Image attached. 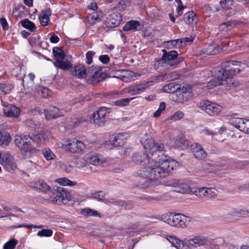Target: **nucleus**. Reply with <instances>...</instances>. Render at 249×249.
<instances>
[{
    "label": "nucleus",
    "instance_id": "f3484780",
    "mask_svg": "<svg viewBox=\"0 0 249 249\" xmlns=\"http://www.w3.org/2000/svg\"><path fill=\"white\" fill-rule=\"evenodd\" d=\"M31 138L32 142L39 145L44 144L49 140L47 132L44 131L33 134Z\"/></svg>",
    "mask_w": 249,
    "mask_h": 249
},
{
    "label": "nucleus",
    "instance_id": "0eeeda50",
    "mask_svg": "<svg viewBox=\"0 0 249 249\" xmlns=\"http://www.w3.org/2000/svg\"><path fill=\"white\" fill-rule=\"evenodd\" d=\"M0 163L8 172H14L17 169V163L13 157L7 152L0 153Z\"/></svg>",
    "mask_w": 249,
    "mask_h": 249
},
{
    "label": "nucleus",
    "instance_id": "a211bd4d",
    "mask_svg": "<svg viewBox=\"0 0 249 249\" xmlns=\"http://www.w3.org/2000/svg\"><path fill=\"white\" fill-rule=\"evenodd\" d=\"M3 112L7 117L17 118L20 114V110L15 106L9 104L4 106Z\"/></svg>",
    "mask_w": 249,
    "mask_h": 249
},
{
    "label": "nucleus",
    "instance_id": "bf43d9fd",
    "mask_svg": "<svg viewBox=\"0 0 249 249\" xmlns=\"http://www.w3.org/2000/svg\"><path fill=\"white\" fill-rule=\"evenodd\" d=\"M97 212L94 211L89 208H86L83 210V214L88 216H92L97 215Z\"/></svg>",
    "mask_w": 249,
    "mask_h": 249
},
{
    "label": "nucleus",
    "instance_id": "6e6552de",
    "mask_svg": "<svg viewBox=\"0 0 249 249\" xmlns=\"http://www.w3.org/2000/svg\"><path fill=\"white\" fill-rule=\"evenodd\" d=\"M199 107L201 110L210 116L218 115L222 108V107L217 104L206 100L200 102Z\"/></svg>",
    "mask_w": 249,
    "mask_h": 249
},
{
    "label": "nucleus",
    "instance_id": "f03ea898",
    "mask_svg": "<svg viewBox=\"0 0 249 249\" xmlns=\"http://www.w3.org/2000/svg\"><path fill=\"white\" fill-rule=\"evenodd\" d=\"M246 68V64L239 61L230 60L223 63L220 70L216 72V77L218 80H222L225 82L227 89L233 86V82L231 77L238 73Z\"/></svg>",
    "mask_w": 249,
    "mask_h": 249
},
{
    "label": "nucleus",
    "instance_id": "bb28decb",
    "mask_svg": "<svg viewBox=\"0 0 249 249\" xmlns=\"http://www.w3.org/2000/svg\"><path fill=\"white\" fill-rule=\"evenodd\" d=\"M183 20L187 24L194 25L198 22V18L196 14L193 11H191L184 15Z\"/></svg>",
    "mask_w": 249,
    "mask_h": 249
},
{
    "label": "nucleus",
    "instance_id": "6ab92c4d",
    "mask_svg": "<svg viewBox=\"0 0 249 249\" xmlns=\"http://www.w3.org/2000/svg\"><path fill=\"white\" fill-rule=\"evenodd\" d=\"M122 20V17L119 13H113L107 18L106 25L108 28H114L118 26Z\"/></svg>",
    "mask_w": 249,
    "mask_h": 249
},
{
    "label": "nucleus",
    "instance_id": "338daca9",
    "mask_svg": "<svg viewBox=\"0 0 249 249\" xmlns=\"http://www.w3.org/2000/svg\"><path fill=\"white\" fill-rule=\"evenodd\" d=\"M40 90L42 95L44 98H47L49 96L50 91L47 88L41 87Z\"/></svg>",
    "mask_w": 249,
    "mask_h": 249
},
{
    "label": "nucleus",
    "instance_id": "412c9836",
    "mask_svg": "<svg viewBox=\"0 0 249 249\" xmlns=\"http://www.w3.org/2000/svg\"><path fill=\"white\" fill-rule=\"evenodd\" d=\"M46 118L48 120L55 119L63 115V113L57 107H51L44 110Z\"/></svg>",
    "mask_w": 249,
    "mask_h": 249
},
{
    "label": "nucleus",
    "instance_id": "c03bdc74",
    "mask_svg": "<svg viewBox=\"0 0 249 249\" xmlns=\"http://www.w3.org/2000/svg\"><path fill=\"white\" fill-rule=\"evenodd\" d=\"M174 214V213H164L161 216L160 220L172 226V224L173 223L172 218L173 217Z\"/></svg>",
    "mask_w": 249,
    "mask_h": 249
},
{
    "label": "nucleus",
    "instance_id": "5701e85b",
    "mask_svg": "<svg viewBox=\"0 0 249 249\" xmlns=\"http://www.w3.org/2000/svg\"><path fill=\"white\" fill-rule=\"evenodd\" d=\"M165 238L177 249H183L184 247L185 242L177 238L176 236L166 235Z\"/></svg>",
    "mask_w": 249,
    "mask_h": 249
},
{
    "label": "nucleus",
    "instance_id": "c756f323",
    "mask_svg": "<svg viewBox=\"0 0 249 249\" xmlns=\"http://www.w3.org/2000/svg\"><path fill=\"white\" fill-rule=\"evenodd\" d=\"M215 78L213 79L210 80L207 85L205 86L206 89L209 90L212 89H213L214 87L219 86V85H223L226 89L228 90L226 88H227L226 83L225 82L222 80H218L216 77V73L215 74Z\"/></svg>",
    "mask_w": 249,
    "mask_h": 249
},
{
    "label": "nucleus",
    "instance_id": "79ce46f5",
    "mask_svg": "<svg viewBox=\"0 0 249 249\" xmlns=\"http://www.w3.org/2000/svg\"><path fill=\"white\" fill-rule=\"evenodd\" d=\"M20 23L22 27L31 32H34L36 29L35 24L28 19L21 20Z\"/></svg>",
    "mask_w": 249,
    "mask_h": 249
},
{
    "label": "nucleus",
    "instance_id": "864d4df0",
    "mask_svg": "<svg viewBox=\"0 0 249 249\" xmlns=\"http://www.w3.org/2000/svg\"><path fill=\"white\" fill-rule=\"evenodd\" d=\"M107 193L104 191H97L91 194V197L98 200L102 199L106 196Z\"/></svg>",
    "mask_w": 249,
    "mask_h": 249
},
{
    "label": "nucleus",
    "instance_id": "e2e57ef3",
    "mask_svg": "<svg viewBox=\"0 0 249 249\" xmlns=\"http://www.w3.org/2000/svg\"><path fill=\"white\" fill-rule=\"evenodd\" d=\"M240 217L249 216V207L240 209Z\"/></svg>",
    "mask_w": 249,
    "mask_h": 249
},
{
    "label": "nucleus",
    "instance_id": "052dcab7",
    "mask_svg": "<svg viewBox=\"0 0 249 249\" xmlns=\"http://www.w3.org/2000/svg\"><path fill=\"white\" fill-rule=\"evenodd\" d=\"M95 55V53L92 51H89L86 53V63L90 64L92 62V57Z\"/></svg>",
    "mask_w": 249,
    "mask_h": 249
},
{
    "label": "nucleus",
    "instance_id": "4c0bfd02",
    "mask_svg": "<svg viewBox=\"0 0 249 249\" xmlns=\"http://www.w3.org/2000/svg\"><path fill=\"white\" fill-rule=\"evenodd\" d=\"M53 54L56 62H59L65 59V56L64 52L61 49L54 47L53 50Z\"/></svg>",
    "mask_w": 249,
    "mask_h": 249
},
{
    "label": "nucleus",
    "instance_id": "f704fd0d",
    "mask_svg": "<svg viewBox=\"0 0 249 249\" xmlns=\"http://www.w3.org/2000/svg\"><path fill=\"white\" fill-rule=\"evenodd\" d=\"M182 214L174 213L172 218V226L183 228L184 223L182 222Z\"/></svg>",
    "mask_w": 249,
    "mask_h": 249
},
{
    "label": "nucleus",
    "instance_id": "1a4fd4ad",
    "mask_svg": "<svg viewBox=\"0 0 249 249\" xmlns=\"http://www.w3.org/2000/svg\"><path fill=\"white\" fill-rule=\"evenodd\" d=\"M217 191L214 188L201 187L197 188L193 192V194L198 197L205 199H210L215 197Z\"/></svg>",
    "mask_w": 249,
    "mask_h": 249
},
{
    "label": "nucleus",
    "instance_id": "37998d69",
    "mask_svg": "<svg viewBox=\"0 0 249 249\" xmlns=\"http://www.w3.org/2000/svg\"><path fill=\"white\" fill-rule=\"evenodd\" d=\"M35 186L36 188L43 192H46L50 189L49 186L43 180H38L35 184Z\"/></svg>",
    "mask_w": 249,
    "mask_h": 249
},
{
    "label": "nucleus",
    "instance_id": "72a5a7b5",
    "mask_svg": "<svg viewBox=\"0 0 249 249\" xmlns=\"http://www.w3.org/2000/svg\"><path fill=\"white\" fill-rule=\"evenodd\" d=\"M140 29V23L138 21L131 20L125 23L123 27V30L128 31L131 30H138Z\"/></svg>",
    "mask_w": 249,
    "mask_h": 249
},
{
    "label": "nucleus",
    "instance_id": "c9c22d12",
    "mask_svg": "<svg viewBox=\"0 0 249 249\" xmlns=\"http://www.w3.org/2000/svg\"><path fill=\"white\" fill-rule=\"evenodd\" d=\"M55 182L61 186H73L77 184L75 181H71L66 177L60 178L54 180Z\"/></svg>",
    "mask_w": 249,
    "mask_h": 249
},
{
    "label": "nucleus",
    "instance_id": "13d9d810",
    "mask_svg": "<svg viewBox=\"0 0 249 249\" xmlns=\"http://www.w3.org/2000/svg\"><path fill=\"white\" fill-rule=\"evenodd\" d=\"M184 116V113L181 111L175 112L170 118L171 120L177 121L182 119Z\"/></svg>",
    "mask_w": 249,
    "mask_h": 249
},
{
    "label": "nucleus",
    "instance_id": "680f3d73",
    "mask_svg": "<svg viewBox=\"0 0 249 249\" xmlns=\"http://www.w3.org/2000/svg\"><path fill=\"white\" fill-rule=\"evenodd\" d=\"M179 39L180 40V43L181 46L182 44H183L184 45L190 44L193 41L194 38L192 36H189L184 37Z\"/></svg>",
    "mask_w": 249,
    "mask_h": 249
},
{
    "label": "nucleus",
    "instance_id": "39448f33",
    "mask_svg": "<svg viewBox=\"0 0 249 249\" xmlns=\"http://www.w3.org/2000/svg\"><path fill=\"white\" fill-rule=\"evenodd\" d=\"M162 52L163 53L162 56L156 62L155 66H164L167 69L168 66H175L177 65V63L174 61L178 56V53L176 51H171L167 52L165 50H162Z\"/></svg>",
    "mask_w": 249,
    "mask_h": 249
},
{
    "label": "nucleus",
    "instance_id": "69168bd1",
    "mask_svg": "<svg viewBox=\"0 0 249 249\" xmlns=\"http://www.w3.org/2000/svg\"><path fill=\"white\" fill-rule=\"evenodd\" d=\"M99 60L103 64H107L109 61V57L107 54L101 55L99 57Z\"/></svg>",
    "mask_w": 249,
    "mask_h": 249
},
{
    "label": "nucleus",
    "instance_id": "b1692460",
    "mask_svg": "<svg viewBox=\"0 0 249 249\" xmlns=\"http://www.w3.org/2000/svg\"><path fill=\"white\" fill-rule=\"evenodd\" d=\"M129 135L126 133H121L117 134L114 138L111 144L114 146H121L125 142Z\"/></svg>",
    "mask_w": 249,
    "mask_h": 249
},
{
    "label": "nucleus",
    "instance_id": "8fccbe9b",
    "mask_svg": "<svg viewBox=\"0 0 249 249\" xmlns=\"http://www.w3.org/2000/svg\"><path fill=\"white\" fill-rule=\"evenodd\" d=\"M53 231L50 229H42L37 232V236L42 237H50L53 235Z\"/></svg>",
    "mask_w": 249,
    "mask_h": 249
},
{
    "label": "nucleus",
    "instance_id": "c85d7f7f",
    "mask_svg": "<svg viewBox=\"0 0 249 249\" xmlns=\"http://www.w3.org/2000/svg\"><path fill=\"white\" fill-rule=\"evenodd\" d=\"M202 53L207 55L215 54L219 52L218 46L215 43L207 45L202 50Z\"/></svg>",
    "mask_w": 249,
    "mask_h": 249
},
{
    "label": "nucleus",
    "instance_id": "5fc2aeb1",
    "mask_svg": "<svg viewBox=\"0 0 249 249\" xmlns=\"http://www.w3.org/2000/svg\"><path fill=\"white\" fill-rule=\"evenodd\" d=\"M130 5V1L128 0H119L117 4V6L122 10L125 9Z\"/></svg>",
    "mask_w": 249,
    "mask_h": 249
},
{
    "label": "nucleus",
    "instance_id": "473e14b6",
    "mask_svg": "<svg viewBox=\"0 0 249 249\" xmlns=\"http://www.w3.org/2000/svg\"><path fill=\"white\" fill-rule=\"evenodd\" d=\"M11 141V137L9 133L5 131L0 132V145L6 146Z\"/></svg>",
    "mask_w": 249,
    "mask_h": 249
},
{
    "label": "nucleus",
    "instance_id": "2eb2a0df",
    "mask_svg": "<svg viewBox=\"0 0 249 249\" xmlns=\"http://www.w3.org/2000/svg\"><path fill=\"white\" fill-rule=\"evenodd\" d=\"M89 80L90 83L95 84L102 81L103 79V73L101 71L96 68H93L88 71Z\"/></svg>",
    "mask_w": 249,
    "mask_h": 249
},
{
    "label": "nucleus",
    "instance_id": "09e8293b",
    "mask_svg": "<svg viewBox=\"0 0 249 249\" xmlns=\"http://www.w3.org/2000/svg\"><path fill=\"white\" fill-rule=\"evenodd\" d=\"M17 244V240L11 239L3 245V249H14Z\"/></svg>",
    "mask_w": 249,
    "mask_h": 249
},
{
    "label": "nucleus",
    "instance_id": "393cba45",
    "mask_svg": "<svg viewBox=\"0 0 249 249\" xmlns=\"http://www.w3.org/2000/svg\"><path fill=\"white\" fill-rule=\"evenodd\" d=\"M51 15V10L49 8H45L40 13L39 15V19L42 26H46L48 24Z\"/></svg>",
    "mask_w": 249,
    "mask_h": 249
},
{
    "label": "nucleus",
    "instance_id": "7ed1b4c3",
    "mask_svg": "<svg viewBox=\"0 0 249 249\" xmlns=\"http://www.w3.org/2000/svg\"><path fill=\"white\" fill-rule=\"evenodd\" d=\"M56 144L57 147L73 154H81L85 148V145L82 141L73 138L62 139Z\"/></svg>",
    "mask_w": 249,
    "mask_h": 249
},
{
    "label": "nucleus",
    "instance_id": "58836bf2",
    "mask_svg": "<svg viewBox=\"0 0 249 249\" xmlns=\"http://www.w3.org/2000/svg\"><path fill=\"white\" fill-rule=\"evenodd\" d=\"M180 40L177 39L164 42V46L168 49L178 48L181 46Z\"/></svg>",
    "mask_w": 249,
    "mask_h": 249
},
{
    "label": "nucleus",
    "instance_id": "a19ab883",
    "mask_svg": "<svg viewBox=\"0 0 249 249\" xmlns=\"http://www.w3.org/2000/svg\"><path fill=\"white\" fill-rule=\"evenodd\" d=\"M13 89V86L9 83L0 84V94L3 95L9 94Z\"/></svg>",
    "mask_w": 249,
    "mask_h": 249
},
{
    "label": "nucleus",
    "instance_id": "e433bc0d",
    "mask_svg": "<svg viewBox=\"0 0 249 249\" xmlns=\"http://www.w3.org/2000/svg\"><path fill=\"white\" fill-rule=\"evenodd\" d=\"M245 120L243 118H234L231 120V123L235 128L242 131Z\"/></svg>",
    "mask_w": 249,
    "mask_h": 249
},
{
    "label": "nucleus",
    "instance_id": "0e129e2a",
    "mask_svg": "<svg viewBox=\"0 0 249 249\" xmlns=\"http://www.w3.org/2000/svg\"><path fill=\"white\" fill-rule=\"evenodd\" d=\"M0 23L4 30H7L9 28V25L5 18H0Z\"/></svg>",
    "mask_w": 249,
    "mask_h": 249
},
{
    "label": "nucleus",
    "instance_id": "3c124183",
    "mask_svg": "<svg viewBox=\"0 0 249 249\" xmlns=\"http://www.w3.org/2000/svg\"><path fill=\"white\" fill-rule=\"evenodd\" d=\"M166 108V104L164 102H162L160 104L158 109L156 111L154 114L153 116L155 118H158L160 116L162 111H163Z\"/></svg>",
    "mask_w": 249,
    "mask_h": 249
},
{
    "label": "nucleus",
    "instance_id": "6e6d98bb",
    "mask_svg": "<svg viewBox=\"0 0 249 249\" xmlns=\"http://www.w3.org/2000/svg\"><path fill=\"white\" fill-rule=\"evenodd\" d=\"M87 163L88 162L86 159V156L84 157V158L77 159L75 162L76 166L78 168H82L85 166Z\"/></svg>",
    "mask_w": 249,
    "mask_h": 249
},
{
    "label": "nucleus",
    "instance_id": "9b49d317",
    "mask_svg": "<svg viewBox=\"0 0 249 249\" xmlns=\"http://www.w3.org/2000/svg\"><path fill=\"white\" fill-rule=\"evenodd\" d=\"M155 83L154 82V78L153 77L150 81L143 82L138 85L129 87L128 88L127 92L132 95L140 94Z\"/></svg>",
    "mask_w": 249,
    "mask_h": 249
},
{
    "label": "nucleus",
    "instance_id": "a18cd8bd",
    "mask_svg": "<svg viewBox=\"0 0 249 249\" xmlns=\"http://www.w3.org/2000/svg\"><path fill=\"white\" fill-rule=\"evenodd\" d=\"M44 158L47 160H54L56 156L52 151L49 148L44 149L43 151Z\"/></svg>",
    "mask_w": 249,
    "mask_h": 249
},
{
    "label": "nucleus",
    "instance_id": "4d7b16f0",
    "mask_svg": "<svg viewBox=\"0 0 249 249\" xmlns=\"http://www.w3.org/2000/svg\"><path fill=\"white\" fill-rule=\"evenodd\" d=\"M182 222L184 223V226H183V228H186L188 224L193 223L195 221V219L193 217L187 216L184 214H182Z\"/></svg>",
    "mask_w": 249,
    "mask_h": 249
},
{
    "label": "nucleus",
    "instance_id": "ddd939ff",
    "mask_svg": "<svg viewBox=\"0 0 249 249\" xmlns=\"http://www.w3.org/2000/svg\"><path fill=\"white\" fill-rule=\"evenodd\" d=\"M180 75L177 71H165L158 76L153 77L154 82L157 83L164 81L168 82L178 79Z\"/></svg>",
    "mask_w": 249,
    "mask_h": 249
},
{
    "label": "nucleus",
    "instance_id": "7c9ffc66",
    "mask_svg": "<svg viewBox=\"0 0 249 249\" xmlns=\"http://www.w3.org/2000/svg\"><path fill=\"white\" fill-rule=\"evenodd\" d=\"M242 23V22L238 20L229 21L224 22L219 26L220 30L226 31L231 30V28L235 27L237 25Z\"/></svg>",
    "mask_w": 249,
    "mask_h": 249
},
{
    "label": "nucleus",
    "instance_id": "ea45409f",
    "mask_svg": "<svg viewBox=\"0 0 249 249\" xmlns=\"http://www.w3.org/2000/svg\"><path fill=\"white\" fill-rule=\"evenodd\" d=\"M103 17V14L101 12H94L90 14L89 17V20L91 24H94L95 23L99 21Z\"/></svg>",
    "mask_w": 249,
    "mask_h": 249
},
{
    "label": "nucleus",
    "instance_id": "aec40b11",
    "mask_svg": "<svg viewBox=\"0 0 249 249\" xmlns=\"http://www.w3.org/2000/svg\"><path fill=\"white\" fill-rule=\"evenodd\" d=\"M191 147L193 155L196 159L201 160L206 157L207 154L200 144L194 143Z\"/></svg>",
    "mask_w": 249,
    "mask_h": 249
},
{
    "label": "nucleus",
    "instance_id": "49530a36",
    "mask_svg": "<svg viewBox=\"0 0 249 249\" xmlns=\"http://www.w3.org/2000/svg\"><path fill=\"white\" fill-rule=\"evenodd\" d=\"M180 89L178 85H175L173 83H170L163 87V89L164 92L168 93L174 92L178 89Z\"/></svg>",
    "mask_w": 249,
    "mask_h": 249
},
{
    "label": "nucleus",
    "instance_id": "dca6fc26",
    "mask_svg": "<svg viewBox=\"0 0 249 249\" xmlns=\"http://www.w3.org/2000/svg\"><path fill=\"white\" fill-rule=\"evenodd\" d=\"M173 186L175 187V191L181 194H190L194 190H192L186 182L183 181H175L173 183Z\"/></svg>",
    "mask_w": 249,
    "mask_h": 249
},
{
    "label": "nucleus",
    "instance_id": "20e7f679",
    "mask_svg": "<svg viewBox=\"0 0 249 249\" xmlns=\"http://www.w3.org/2000/svg\"><path fill=\"white\" fill-rule=\"evenodd\" d=\"M14 142L15 144L20 149L21 153L24 158H30L32 154L36 151L35 148L32 145V141L29 136H16Z\"/></svg>",
    "mask_w": 249,
    "mask_h": 249
},
{
    "label": "nucleus",
    "instance_id": "9d476101",
    "mask_svg": "<svg viewBox=\"0 0 249 249\" xmlns=\"http://www.w3.org/2000/svg\"><path fill=\"white\" fill-rule=\"evenodd\" d=\"M56 196L52 200L53 203L61 205L64 204V200H71V196L70 193L66 189L58 187L55 190Z\"/></svg>",
    "mask_w": 249,
    "mask_h": 249
},
{
    "label": "nucleus",
    "instance_id": "603ef678",
    "mask_svg": "<svg viewBox=\"0 0 249 249\" xmlns=\"http://www.w3.org/2000/svg\"><path fill=\"white\" fill-rule=\"evenodd\" d=\"M222 8L225 10L231 9L232 5V0H222L220 1Z\"/></svg>",
    "mask_w": 249,
    "mask_h": 249
},
{
    "label": "nucleus",
    "instance_id": "774afa93",
    "mask_svg": "<svg viewBox=\"0 0 249 249\" xmlns=\"http://www.w3.org/2000/svg\"><path fill=\"white\" fill-rule=\"evenodd\" d=\"M242 131L249 134V120H245Z\"/></svg>",
    "mask_w": 249,
    "mask_h": 249
},
{
    "label": "nucleus",
    "instance_id": "4be33fe9",
    "mask_svg": "<svg viewBox=\"0 0 249 249\" xmlns=\"http://www.w3.org/2000/svg\"><path fill=\"white\" fill-rule=\"evenodd\" d=\"M71 72L73 75L78 78H85L88 75L86 67L82 64L76 65Z\"/></svg>",
    "mask_w": 249,
    "mask_h": 249
},
{
    "label": "nucleus",
    "instance_id": "cd10ccee",
    "mask_svg": "<svg viewBox=\"0 0 249 249\" xmlns=\"http://www.w3.org/2000/svg\"><path fill=\"white\" fill-rule=\"evenodd\" d=\"M88 162L95 166H98L103 163L104 160L99 155L89 154L86 155Z\"/></svg>",
    "mask_w": 249,
    "mask_h": 249
},
{
    "label": "nucleus",
    "instance_id": "2f4dec72",
    "mask_svg": "<svg viewBox=\"0 0 249 249\" xmlns=\"http://www.w3.org/2000/svg\"><path fill=\"white\" fill-rule=\"evenodd\" d=\"M53 65L55 67L63 70L69 69L72 65L71 61L66 58L63 60L54 62Z\"/></svg>",
    "mask_w": 249,
    "mask_h": 249
},
{
    "label": "nucleus",
    "instance_id": "f8f14e48",
    "mask_svg": "<svg viewBox=\"0 0 249 249\" xmlns=\"http://www.w3.org/2000/svg\"><path fill=\"white\" fill-rule=\"evenodd\" d=\"M208 239L206 237L198 235L186 240L185 244L190 248H197L206 245Z\"/></svg>",
    "mask_w": 249,
    "mask_h": 249
},
{
    "label": "nucleus",
    "instance_id": "423d86ee",
    "mask_svg": "<svg viewBox=\"0 0 249 249\" xmlns=\"http://www.w3.org/2000/svg\"><path fill=\"white\" fill-rule=\"evenodd\" d=\"M110 110L106 107H101L94 112L89 118L91 123L95 124L96 126H100L104 124L106 118L108 116Z\"/></svg>",
    "mask_w": 249,
    "mask_h": 249
},
{
    "label": "nucleus",
    "instance_id": "4468645a",
    "mask_svg": "<svg viewBox=\"0 0 249 249\" xmlns=\"http://www.w3.org/2000/svg\"><path fill=\"white\" fill-rule=\"evenodd\" d=\"M179 91H176L170 96V99L172 101L177 103H181L185 100V96H186L187 92H189L190 88L189 87L183 86L179 89Z\"/></svg>",
    "mask_w": 249,
    "mask_h": 249
},
{
    "label": "nucleus",
    "instance_id": "de8ad7c7",
    "mask_svg": "<svg viewBox=\"0 0 249 249\" xmlns=\"http://www.w3.org/2000/svg\"><path fill=\"white\" fill-rule=\"evenodd\" d=\"M133 99V98L120 99L115 101L114 104L116 106L120 107L126 106Z\"/></svg>",
    "mask_w": 249,
    "mask_h": 249
},
{
    "label": "nucleus",
    "instance_id": "f257e3e1",
    "mask_svg": "<svg viewBox=\"0 0 249 249\" xmlns=\"http://www.w3.org/2000/svg\"><path fill=\"white\" fill-rule=\"evenodd\" d=\"M145 153H135L132 161L136 164L146 166L138 171V175L146 179V184L142 187L155 186L159 184V180L166 173H169L178 166V163L161 153L165 151L163 143L155 142L152 134H145L141 140Z\"/></svg>",
    "mask_w": 249,
    "mask_h": 249
},
{
    "label": "nucleus",
    "instance_id": "a878e982",
    "mask_svg": "<svg viewBox=\"0 0 249 249\" xmlns=\"http://www.w3.org/2000/svg\"><path fill=\"white\" fill-rule=\"evenodd\" d=\"M136 76V73L128 70H123L121 71L119 76L120 79L125 82H130L134 80V78Z\"/></svg>",
    "mask_w": 249,
    "mask_h": 249
}]
</instances>
